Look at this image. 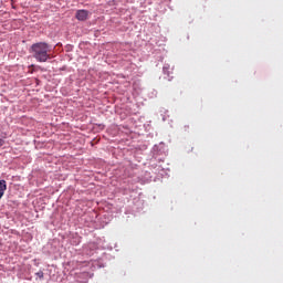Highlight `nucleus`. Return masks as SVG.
I'll use <instances>...</instances> for the list:
<instances>
[{
  "instance_id": "2",
  "label": "nucleus",
  "mask_w": 283,
  "mask_h": 283,
  "mask_svg": "<svg viewBox=\"0 0 283 283\" xmlns=\"http://www.w3.org/2000/svg\"><path fill=\"white\" fill-rule=\"evenodd\" d=\"M76 20L77 21H86L87 20V11L86 10H78L76 12Z\"/></svg>"
},
{
  "instance_id": "1",
  "label": "nucleus",
  "mask_w": 283,
  "mask_h": 283,
  "mask_svg": "<svg viewBox=\"0 0 283 283\" xmlns=\"http://www.w3.org/2000/svg\"><path fill=\"white\" fill-rule=\"evenodd\" d=\"M30 53L38 63H45L50 59V44L38 42L31 45Z\"/></svg>"
},
{
  "instance_id": "6",
  "label": "nucleus",
  "mask_w": 283,
  "mask_h": 283,
  "mask_svg": "<svg viewBox=\"0 0 283 283\" xmlns=\"http://www.w3.org/2000/svg\"><path fill=\"white\" fill-rule=\"evenodd\" d=\"M167 71V69H166V66H164V72H166Z\"/></svg>"
},
{
  "instance_id": "5",
  "label": "nucleus",
  "mask_w": 283,
  "mask_h": 283,
  "mask_svg": "<svg viewBox=\"0 0 283 283\" xmlns=\"http://www.w3.org/2000/svg\"><path fill=\"white\" fill-rule=\"evenodd\" d=\"M3 145H6V142L0 138V147H3Z\"/></svg>"
},
{
  "instance_id": "3",
  "label": "nucleus",
  "mask_w": 283,
  "mask_h": 283,
  "mask_svg": "<svg viewBox=\"0 0 283 283\" xmlns=\"http://www.w3.org/2000/svg\"><path fill=\"white\" fill-rule=\"evenodd\" d=\"M8 189V185L6 184V180H0V200L3 198L6 190Z\"/></svg>"
},
{
  "instance_id": "4",
  "label": "nucleus",
  "mask_w": 283,
  "mask_h": 283,
  "mask_svg": "<svg viewBox=\"0 0 283 283\" xmlns=\"http://www.w3.org/2000/svg\"><path fill=\"white\" fill-rule=\"evenodd\" d=\"M35 275H36L38 277H40V280H43V277H44L43 271H39L38 273H35Z\"/></svg>"
}]
</instances>
